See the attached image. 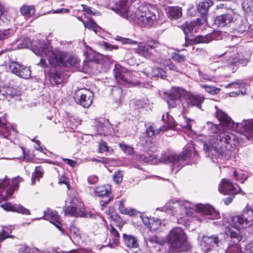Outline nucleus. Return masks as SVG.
Listing matches in <instances>:
<instances>
[{
  "instance_id": "obj_39",
  "label": "nucleus",
  "mask_w": 253,
  "mask_h": 253,
  "mask_svg": "<svg viewBox=\"0 0 253 253\" xmlns=\"http://www.w3.org/2000/svg\"><path fill=\"white\" fill-rule=\"evenodd\" d=\"M194 23L192 22L186 21L181 26V28L185 35L192 33L194 29Z\"/></svg>"
},
{
  "instance_id": "obj_23",
  "label": "nucleus",
  "mask_w": 253,
  "mask_h": 253,
  "mask_svg": "<svg viewBox=\"0 0 253 253\" xmlns=\"http://www.w3.org/2000/svg\"><path fill=\"white\" fill-rule=\"evenodd\" d=\"M233 21L231 14H224L217 16L214 20V23L218 27H224L229 24Z\"/></svg>"
},
{
  "instance_id": "obj_30",
  "label": "nucleus",
  "mask_w": 253,
  "mask_h": 253,
  "mask_svg": "<svg viewBox=\"0 0 253 253\" xmlns=\"http://www.w3.org/2000/svg\"><path fill=\"white\" fill-rule=\"evenodd\" d=\"M50 83L53 85H57L61 84L63 81L61 73L57 71L51 72L49 75Z\"/></svg>"
},
{
  "instance_id": "obj_32",
  "label": "nucleus",
  "mask_w": 253,
  "mask_h": 253,
  "mask_svg": "<svg viewBox=\"0 0 253 253\" xmlns=\"http://www.w3.org/2000/svg\"><path fill=\"white\" fill-rule=\"evenodd\" d=\"M10 129L6 125V120L4 118H0V134H2L4 137H7L10 135Z\"/></svg>"
},
{
  "instance_id": "obj_64",
  "label": "nucleus",
  "mask_w": 253,
  "mask_h": 253,
  "mask_svg": "<svg viewBox=\"0 0 253 253\" xmlns=\"http://www.w3.org/2000/svg\"><path fill=\"white\" fill-rule=\"evenodd\" d=\"M35 143L36 144V145L35 146V148L39 151L42 152L43 149L40 146V141L39 140H37L36 141H35Z\"/></svg>"
},
{
  "instance_id": "obj_25",
  "label": "nucleus",
  "mask_w": 253,
  "mask_h": 253,
  "mask_svg": "<svg viewBox=\"0 0 253 253\" xmlns=\"http://www.w3.org/2000/svg\"><path fill=\"white\" fill-rule=\"evenodd\" d=\"M111 188L109 185L97 186L94 189V194L99 197H108L111 194Z\"/></svg>"
},
{
  "instance_id": "obj_33",
  "label": "nucleus",
  "mask_w": 253,
  "mask_h": 253,
  "mask_svg": "<svg viewBox=\"0 0 253 253\" xmlns=\"http://www.w3.org/2000/svg\"><path fill=\"white\" fill-rule=\"evenodd\" d=\"M155 159L156 157L153 153L146 151L139 155L138 157V160L144 163L153 162Z\"/></svg>"
},
{
  "instance_id": "obj_9",
  "label": "nucleus",
  "mask_w": 253,
  "mask_h": 253,
  "mask_svg": "<svg viewBox=\"0 0 253 253\" xmlns=\"http://www.w3.org/2000/svg\"><path fill=\"white\" fill-rule=\"evenodd\" d=\"M169 241L171 248L176 252H182L186 249L187 237L181 228H173L170 231Z\"/></svg>"
},
{
  "instance_id": "obj_15",
  "label": "nucleus",
  "mask_w": 253,
  "mask_h": 253,
  "mask_svg": "<svg viewBox=\"0 0 253 253\" xmlns=\"http://www.w3.org/2000/svg\"><path fill=\"white\" fill-rule=\"evenodd\" d=\"M204 99V98L200 95H195L186 91L185 97L182 100L183 109L186 111L187 109L193 106L200 108Z\"/></svg>"
},
{
  "instance_id": "obj_58",
  "label": "nucleus",
  "mask_w": 253,
  "mask_h": 253,
  "mask_svg": "<svg viewBox=\"0 0 253 253\" xmlns=\"http://www.w3.org/2000/svg\"><path fill=\"white\" fill-rule=\"evenodd\" d=\"M213 38L211 35H207L206 36L202 37L201 38L200 41L202 42L209 43L211 41H212Z\"/></svg>"
},
{
  "instance_id": "obj_57",
  "label": "nucleus",
  "mask_w": 253,
  "mask_h": 253,
  "mask_svg": "<svg viewBox=\"0 0 253 253\" xmlns=\"http://www.w3.org/2000/svg\"><path fill=\"white\" fill-rule=\"evenodd\" d=\"M244 252L245 253H253V241L245 246Z\"/></svg>"
},
{
  "instance_id": "obj_52",
  "label": "nucleus",
  "mask_w": 253,
  "mask_h": 253,
  "mask_svg": "<svg viewBox=\"0 0 253 253\" xmlns=\"http://www.w3.org/2000/svg\"><path fill=\"white\" fill-rule=\"evenodd\" d=\"M116 40L121 42L123 44H136L138 43L136 41H133L128 38H125L119 36H117Z\"/></svg>"
},
{
  "instance_id": "obj_46",
  "label": "nucleus",
  "mask_w": 253,
  "mask_h": 253,
  "mask_svg": "<svg viewBox=\"0 0 253 253\" xmlns=\"http://www.w3.org/2000/svg\"><path fill=\"white\" fill-rule=\"evenodd\" d=\"M171 57L173 60L178 63L183 62L185 60V56L180 54L178 50L172 52L171 54Z\"/></svg>"
},
{
  "instance_id": "obj_48",
  "label": "nucleus",
  "mask_w": 253,
  "mask_h": 253,
  "mask_svg": "<svg viewBox=\"0 0 253 253\" xmlns=\"http://www.w3.org/2000/svg\"><path fill=\"white\" fill-rule=\"evenodd\" d=\"M161 224L162 222L160 219L152 218L150 219V224L148 228L151 231H156L160 227Z\"/></svg>"
},
{
  "instance_id": "obj_40",
  "label": "nucleus",
  "mask_w": 253,
  "mask_h": 253,
  "mask_svg": "<svg viewBox=\"0 0 253 253\" xmlns=\"http://www.w3.org/2000/svg\"><path fill=\"white\" fill-rule=\"evenodd\" d=\"M183 122H181L180 126L184 128L188 133L192 132V122H194V120L189 119L186 117H183Z\"/></svg>"
},
{
  "instance_id": "obj_44",
  "label": "nucleus",
  "mask_w": 253,
  "mask_h": 253,
  "mask_svg": "<svg viewBox=\"0 0 253 253\" xmlns=\"http://www.w3.org/2000/svg\"><path fill=\"white\" fill-rule=\"evenodd\" d=\"M84 25L88 29L92 30L96 33H97L98 29H100L99 27L93 19L90 18L88 19L85 23H84Z\"/></svg>"
},
{
  "instance_id": "obj_22",
  "label": "nucleus",
  "mask_w": 253,
  "mask_h": 253,
  "mask_svg": "<svg viewBox=\"0 0 253 253\" xmlns=\"http://www.w3.org/2000/svg\"><path fill=\"white\" fill-rule=\"evenodd\" d=\"M242 215L251 228V231H253V207L250 205H247L243 211Z\"/></svg>"
},
{
  "instance_id": "obj_13",
  "label": "nucleus",
  "mask_w": 253,
  "mask_h": 253,
  "mask_svg": "<svg viewBox=\"0 0 253 253\" xmlns=\"http://www.w3.org/2000/svg\"><path fill=\"white\" fill-rule=\"evenodd\" d=\"M186 91L179 87H172L169 93H165V98L169 107H175L185 97Z\"/></svg>"
},
{
  "instance_id": "obj_36",
  "label": "nucleus",
  "mask_w": 253,
  "mask_h": 253,
  "mask_svg": "<svg viewBox=\"0 0 253 253\" xmlns=\"http://www.w3.org/2000/svg\"><path fill=\"white\" fill-rule=\"evenodd\" d=\"M160 64H163V66H167L170 70L176 72L177 73H182V70L178 68L175 65L172 63L170 60H163L161 59V63H158Z\"/></svg>"
},
{
  "instance_id": "obj_43",
  "label": "nucleus",
  "mask_w": 253,
  "mask_h": 253,
  "mask_svg": "<svg viewBox=\"0 0 253 253\" xmlns=\"http://www.w3.org/2000/svg\"><path fill=\"white\" fill-rule=\"evenodd\" d=\"M223 54L227 55V57L230 58V60L231 59V63L232 64L237 63L239 60V54L237 51L233 50L232 52L226 51Z\"/></svg>"
},
{
  "instance_id": "obj_60",
  "label": "nucleus",
  "mask_w": 253,
  "mask_h": 253,
  "mask_svg": "<svg viewBox=\"0 0 253 253\" xmlns=\"http://www.w3.org/2000/svg\"><path fill=\"white\" fill-rule=\"evenodd\" d=\"M141 217L143 223L148 228L150 224V219H152V218H149L148 217L143 216H141Z\"/></svg>"
},
{
  "instance_id": "obj_19",
  "label": "nucleus",
  "mask_w": 253,
  "mask_h": 253,
  "mask_svg": "<svg viewBox=\"0 0 253 253\" xmlns=\"http://www.w3.org/2000/svg\"><path fill=\"white\" fill-rule=\"evenodd\" d=\"M220 193L224 195L236 194L239 190L234 187L233 183L228 179H222L218 187Z\"/></svg>"
},
{
  "instance_id": "obj_42",
  "label": "nucleus",
  "mask_w": 253,
  "mask_h": 253,
  "mask_svg": "<svg viewBox=\"0 0 253 253\" xmlns=\"http://www.w3.org/2000/svg\"><path fill=\"white\" fill-rule=\"evenodd\" d=\"M21 12L24 16L30 17L34 14L35 9L30 6H23L21 8Z\"/></svg>"
},
{
  "instance_id": "obj_1",
  "label": "nucleus",
  "mask_w": 253,
  "mask_h": 253,
  "mask_svg": "<svg viewBox=\"0 0 253 253\" xmlns=\"http://www.w3.org/2000/svg\"><path fill=\"white\" fill-rule=\"evenodd\" d=\"M132 0H120L115 11L121 17L129 20L134 19L143 27H155L163 22L164 14L155 6L151 4L140 5L135 11Z\"/></svg>"
},
{
  "instance_id": "obj_53",
  "label": "nucleus",
  "mask_w": 253,
  "mask_h": 253,
  "mask_svg": "<svg viewBox=\"0 0 253 253\" xmlns=\"http://www.w3.org/2000/svg\"><path fill=\"white\" fill-rule=\"evenodd\" d=\"M208 129L209 131L213 134L216 133L219 131V126L211 122L208 123Z\"/></svg>"
},
{
  "instance_id": "obj_21",
  "label": "nucleus",
  "mask_w": 253,
  "mask_h": 253,
  "mask_svg": "<svg viewBox=\"0 0 253 253\" xmlns=\"http://www.w3.org/2000/svg\"><path fill=\"white\" fill-rule=\"evenodd\" d=\"M3 209L7 211L17 212L25 215H29L30 212L29 210L25 208L20 205H11L10 203H6L1 205Z\"/></svg>"
},
{
  "instance_id": "obj_3",
  "label": "nucleus",
  "mask_w": 253,
  "mask_h": 253,
  "mask_svg": "<svg viewBox=\"0 0 253 253\" xmlns=\"http://www.w3.org/2000/svg\"><path fill=\"white\" fill-rule=\"evenodd\" d=\"M173 208H176L179 206V210L184 211L186 215L193 216L195 213H199L200 217H197V220L202 222H208L209 219H217L219 214L213 207L209 205L198 204L195 205L188 201H184L182 204L174 203Z\"/></svg>"
},
{
  "instance_id": "obj_24",
  "label": "nucleus",
  "mask_w": 253,
  "mask_h": 253,
  "mask_svg": "<svg viewBox=\"0 0 253 253\" xmlns=\"http://www.w3.org/2000/svg\"><path fill=\"white\" fill-rule=\"evenodd\" d=\"M123 239L125 245L129 249L137 248L139 247L137 239L131 235H123Z\"/></svg>"
},
{
  "instance_id": "obj_28",
  "label": "nucleus",
  "mask_w": 253,
  "mask_h": 253,
  "mask_svg": "<svg viewBox=\"0 0 253 253\" xmlns=\"http://www.w3.org/2000/svg\"><path fill=\"white\" fill-rule=\"evenodd\" d=\"M212 4L211 0H204L203 1L199 3L197 6V10L202 16L206 21V19L205 16L207 14L209 7Z\"/></svg>"
},
{
  "instance_id": "obj_50",
  "label": "nucleus",
  "mask_w": 253,
  "mask_h": 253,
  "mask_svg": "<svg viewBox=\"0 0 253 253\" xmlns=\"http://www.w3.org/2000/svg\"><path fill=\"white\" fill-rule=\"evenodd\" d=\"M113 180L115 183L118 184H120L123 179V172L121 170L116 171L113 174Z\"/></svg>"
},
{
  "instance_id": "obj_34",
  "label": "nucleus",
  "mask_w": 253,
  "mask_h": 253,
  "mask_svg": "<svg viewBox=\"0 0 253 253\" xmlns=\"http://www.w3.org/2000/svg\"><path fill=\"white\" fill-rule=\"evenodd\" d=\"M111 236L113 237V242L109 243L108 246L111 248H114L119 242L120 235L118 231L113 226L111 225Z\"/></svg>"
},
{
  "instance_id": "obj_27",
  "label": "nucleus",
  "mask_w": 253,
  "mask_h": 253,
  "mask_svg": "<svg viewBox=\"0 0 253 253\" xmlns=\"http://www.w3.org/2000/svg\"><path fill=\"white\" fill-rule=\"evenodd\" d=\"M143 73L147 76L150 77H160L162 78L165 76V72L159 68H153L148 66L144 69Z\"/></svg>"
},
{
  "instance_id": "obj_2",
  "label": "nucleus",
  "mask_w": 253,
  "mask_h": 253,
  "mask_svg": "<svg viewBox=\"0 0 253 253\" xmlns=\"http://www.w3.org/2000/svg\"><path fill=\"white\" fill-rule=\"evenodd\" d=\"M32 49L36 55L42 57L38 64L42 67L45 65V58L53 66L77 68L80 64V59L76 55L60 50L53 51L43 41H39L37 44L33 43Z\"/></svg>"
},
{
  "instance_id": "obj_37",
  "label": "nucleus",
  "mask_w": 253,
  "mask_h": 253,
  "mask_svg": "<svg viewBox=\"0 0 253 253\" xmlns=\"http://www.w3.org/2000/svg\"><path fill=\"white\" fill-rule=\"evenodd\" d=\"M234 176L236 179L240 181L242 183L248 178L247 172L242 170H235L234 171Z\"/></svg>"
},
{
  "instance_id": "obj_51",
  "label": "nucleus",
  "mask_w": 253,
  "mask_h": 253,
  "mask_svg": "<svg viewBox=\"0 0 253 253\" xmlns=\"http://www.w3.org/2000/svg\"><path fill=\"white\" fill-rule=\"evenodd\" d=\"M68 119V123H69L68 126L72 129L76 128L78 125L80 124V121L78 119L75 118L74 117H71L69 118Z\"/></svg>"
},
{
  "instance_id": "obj_62",
  "label": "nucleus",
  "mask_w": 253,
  "mask_h": 253,
  "mask_svg": "<svg viewBox=\"0 0 253 253\" xmlns=\"http://www.w3.org/2000/svg\"><path fill=\"white\" fill-rule=\"evenodd\" d=\"M63 160L68 165H69V166L72 167H74L76 164H77V162L76 161H73L72 160H70V159H63Z\"/></svg>"
},
{
  "instance_id": "obj_18",
  "label": "nucleus",
  "mask_w": 253,
  "mask_h": 253,
  "mask_svg": "<svg viewBox=\"0 0 253 253\" xmlns=\"http://www.w3.org/2000/svg\"><path fill=\"white\" fill-rule=\"evenodd\" d=\"M21 91L8 85L0 86V100L7 99L10 100L11 98L19 97Z\"/></svg>"
},
{
  "instance_id": "obj_14",
  "label": "nucleus",
  "mask_w": 253,
  "mask_h": 253,
  "mask_svg": "<svg viewBox=\"0 0 253 253\" xmlns=\"http://www.w3.org/2000/svg\"><path fill=\"white\" fill-rule=\"evenodd\" d=\"M93 92L89 89L85 88L76 90L74 98L76 103L84 108H88L92 103Z\"/></svg>"
},
{
  "instance_id": "obj_35",
  "label": "nucleus",
  "mask_w": 253,
  "mask_h": 253,
  "mask_svg": "<svg viewBox=\"0 0 253 253\" xmlns=\"http://www.w3.org/2000/svg\"><path fill=\"white\" fill-rule=\"evenodd\" d=\"M103 123H99L97 131L100 135L103 134L105 135L108 132L109 125L107 121L103 120Z\"/></svg>"
},
{
  "instance_id": "obj_12",
  "label": "nucleus",
  "mask_w": 253,
  "mask_h": 253,
  "mask_svg": "<svg viewBox=\"0 0 253 253\" xmlns=\"http://www.w3.org/2000/svg\"><path fill=\"white\" fill-rule=\"evenodd\" d=\"M64 212L72 216H84V205L79 198L74 196L70 199L69 205L64 209Z\"/></svg>"
},
{
  "instance_id": "obj_17",
  "label": "nucleus",
  "mask_w": 253,
  "mask_h": 253,
  "mask_svg": "<svg viewBox=\"0 0 253 253\" xmlns=\"http://www.w3.org/2000/svg\"><path fill=\"white\" fill-rule=\"evenodd\" d=\"M9 68L13 74L22 78L28 79L31 76V71L28 67L16 62H12Z\"/></svg>"
},
{
  "instance_id": "obj_16",
  "label": "nucleus",
  "mask_w": 253,
  "mask_h": 253,
  "mask_svg": "<svg viewBox=\"0 0 253 253\" xmlns=\"http://www.w3.org/2000/svg\"><path fill=\"white\" fill-rule=\"evenodd\" d=\"M219 242L217 235L204 236L201 242V248L205 252H208L214 247L218 246Z\"/></svg>"
},
{
  "instance_id": "obj_11",
  "label": "nucleus",
  "mask_w": 253,
  "mask_h": 253,
  "mask_svg": "<svg viewBox=\"0 0 253 253\" xmlns=\"http://www.w3.org/2000/svg\"><path fill=\"white\" fill-rule=\"evenodd\" d=\"M114 72L118 81H122L126 84L132 85L136 84L137 72H130L120 65H115Z\"/></svg>"
},
{
  "instance_id": "obj_47",
  "label": "nucleus",
  "mask_w": 253,
  "mask_h": 253,
  "mask_svg": "<svg viewBox=\"0 0 253 253\" xmlns=\"http://www.w3.org/2000/svg\"><path fill=\"white\" fill-rule=\"evenodd\" d=\"M201 86L205 88L206 92L211 94H217L220 90L219 88L214 86L202 84L201 85Z\"/></svg>"
},
{
  "instance_id": "obj_38",
  "label": "nucleus",
  "mask_w": 253,
  "mask_h": 253,
  "mask_svg": "<svg viewBox=\"0 0 253 253\" xmlns=\"http://www.w3.org/2000/svg\"><path fill=\"white\" fill-rule=\"evenodd\" d=\"M144 151L154 153L157 150L156 145L151 141H146L143 145Z\"/></svg>"
},
{
  "instance_id": "obj_63",
  "label": "nucleus",
  "mask_w": 253,
  "mask_h": 253,
  "mask_svg": "<svg viewBox=\"0 0 253 253\" xmlns=\"http://www.w3.org/2000/svg\"><path fill=\"white\" fill-rule=\"evenodd\" d=\"M234 86L235 88H240L242 86H244V84L241 82H235L234 83H232L228 84V86Z\"/></svg>"
},
{
  "instance_id": "obj_59",
  "label": "nucleus",
  "mask_w": 253,
  "mask_h": 253,
  "mask_svg": "<svg viewBox=\"0 0 253 253\" xmlns=\"http://www.w3.org/2000/svg\"><path fill=\"white\" fill-rule=\"evenodd\" d=\"M88 183L90 184H94L98 181V177L96 175H92L89 176L87 178Z\"/></svg>"
},
{
  "instance_id": "obj_31",
  "label": "nucleus",
  "mask_w": 253,
  "mask_h": 253,
  "mask_svg": "<svg viewBox=\"0 0 253 253\" xmlns=\"http://www.w3.org/2000/svg\"><path fill=\"white\" fill-rule=\"evenodd\" d=\"M119 210L122 214H127L130 216L136 214V211L131 208H126L124 205V201L121 200L119 202Z\"/></svg>"
},
{
  "instance_id": "obj_5",
  "label": "nucleus",
  "mask_w": 253,
  "mask_h": 253,
  "mask_svg": "<svg viewBox=\"0 0 253 253\" xmlns=\"http://www.w3.org/2000/svg\"><path fill=\"white\" fill-rule=\"evenodd\" d=\"M216 116L223 127L227 129L234 130L243 134L250 139L253 136V121L244 120L242 123H235L225 113L215 106Z\"/></svg>"
},
{
  "instance_id": "obj_7",
  "label": "nucleus",
  "mask_w": 253,
  "mask_h": 253,
  "mask_svg": "<svg viewBox=\"0 0 253 253\" xmlns=\"http://www.w3.org/2000/svg\"><path fill=\"white\" fill-rule=\"evenodd\" d=\"M135 52L145 58L156 63H161V58L158 56L157 48L160 45L159 41L150 40L146 42H139Z\"/></svg>"
},
{
  "instance_id": "obj_10",
  "label": "nucleus",
  "mask_w": 253,
  "mask_h": 253,
  "mask_svg": "<svg viewBox=\"0 0 253 253\" xmlns=\"http://www.w3.org/2000/svg\"><path fill=\"white\" fill-rule=\"evenodd\" d=\"M23 179L17 176L12 179V183L10 185V179L6 176L4 179H0V203L6 201L7 198L10 197L13 193L15 190L19 187V183L23 181Z\"/></svg>"
},
{
  "instance_id": "obj_45",
  "label": "nucleus",
  "mask_w": 253,
  "mask_h": 253,
  "mask_svg": "<svg viewBox=\"0 0 253 253\" xmlns=\"http://www.w3.org/2000/svg\"><path fill=\"white\" fill-rule=\"evenodd\" d=\"M11 231L12 228L11 226H10L9 228H3L2 231L0 232V242L3 241L7 238H12V237L10 235V234L11 233Z\"/></svg>"
},
{
  "instance_id": "obj_41",
  "label": "nucleus",
  "mask_w": 253,
  "mask_h": 253,
  "mask_svg": "<svg viewBox=\"0 0 253 253\" xmlns=\"http://www.w3.org/2000/svg\"><path fill=\"white\" fill-rule=\"evenodd\" d=\"M13 33V31L10 29L6 30H0V46L3 44L2 40L7 39Z\"/></svg>"
},
{
  "instance_id": "obj_54",
  "label": "nucleus",
  "mask_w": 253,
  "mask_h": 253,
  "mask_svg": "<svg viewBox=\"0 0 253 253\" xmlns=\"http://www.w3.org/2000/svg\"><path fill=\"white\" fill-rule=\"evenodd\" d=\"M70 232L71 234H72L76 237H80L81 235V231L80 229L74 224H72L70 226Z\"/></svg>"
},
{
  "instance_id": "obj_26",
  "label": "nucleus",
  "mask_w": 253,
  "mask_h": 253,
  "mask_svg": "<svg viewBox=\"0 0 253 253\" xmlns=\"http://www.w3.org/2000/svg\"><path fill=\"white\" fill-rule=\"evenodd\" d=\"M170 127V126L169 124H167L166 126H162L159 128H157V127L153 125L152 126H150L146 129V135L148 137H152L155 135L159 134L161 131H164L168 129Z\"/></svg>"
},
{
  "instance_id": "obj_4",
  "label": "nucleus",
  "mask_w": 253,
  "mask_h": 253,
  "mask_svg": "<svg viewBox=\"0 0 253 253\" xmlns=\"http://www.w3.org/2000/svg\"><path fill=\"white\" fill-rule=\"evenodd\" d=\"M235 140L236 137L233 134L228 131H222L216 136H211L209 142L204 143V149L215 157L220 158L226 151V144H231Z\"/></svg>"
},
{
  "instance_id": "obj_8",
  "label": "nucleus",
  "mask_w": 253,
  "mask_h": 253,
  "mask_svg": "<svg viewBox=\"0 0 253 253\" xmlns=\"http://www.w3.org/2000/svg\"><path fill=\"white\" fill-rule=\"evenodd\" d=\"M190 153V150L186 149L182 155H176L174 153L162 154L159 161L165 164H171V170L176 173L184 165V161L189 157Z\"/></svg>"
},
{
  "instance_id": "obj_56",
  "label": "nucleus",
  "mask_w": 253,
  "mask_h": 253,
  "mask_svg": "<svg viewBox=\"0 0 253 253\" xmlns=\"http://www.w3.org/2000/svg\"><path fill=\"white\" fill-rule=\"evenodd\" d=\"M146 243L149 242L151 243H159V239L156 236L144 238Z\"/></svg>"
},
{
  "instance_id": "obj_6",
  "label": "nucleus",
  "mask_w": 253,
  "mask_h": 253,
  "mask_svg": "<svg viewBox=\"0 0 253 253\" xmlns=\"http://www.w3.org/2000/svg\"><path fill=\"white\" fill-rule=\"evenodd\" d=\"M230 224V226L225 229V234L230 239V245H236L238 249H240V246L238 245L242 239L240 230L250 227L242 214L232 217Z\"/></svg>"
},
{
  "instance_id": "obj_20",
  "label": "nucleus",
  "mask_w": 253,
  "mask_h": 253,
  "mask_svg": "<svg viewBox=\"0 0 253 253\" xmlns=\"http://www.w3.org/2000/svg\"><path fill=\"white\" fill-rule=\"evenodd\" d=\"M41 218H44L45 219L49 221L53 224L60 230L62 231L61 227V221L59 216L56 211H51L47 209V211H44V215ZM41 219V218H40Z\"/></svg>"
},
{
  "instance_id": "obj_55",
  "label": "nucleus",
  "mask_w": 253,
  "mask_h": 253,
  "mask_svg": "<svg viewBox=\"0 0 253 253\" xmlns=\"http://www.w3.org/2000/svg\"><path fill=\"white\" fill-rule=\"evenodd\" d=\"M99 152L103 153L108 151V147L107 143L101 140L99 142Z\"/></svg>"
},
{
  "instance_id": "obj_49",
  "label": "nucleus",
  "mask_w": 253,
  "mask_h": 253,
  "mask_svg": "<svg viewBox=\"0 0 253 253\" xmlns=\"http://www.w3.org/2000/svg\"><path fill=\"white\" fill-rule=\"evenodd\" d=\"M121 149L125 153L128 155H131L133 153V148L128 145L122 142L119 144Z\"/></svg>"
},
{
  "instance_id": "obj_29",
  "label": "nucleus",
  "mask_w": 253,
  "mask_h": 253,
  "mask_svg": "<svg viewBox=\"0 0 253 253\" xmlns=\"http://www.w3.org/2000/svg\"><path fill=\"white\" fill-rule=\"evenodd\" d=\"M168 16L171 19H177L182 16V9L178 6H171L168 8Z\"/></svg>"
},
{
  "instance_id": "obj_61",
  "label": "nucleus",
  "mask_w": 253,
  "mask_h": 253,
  "mask_svg": "<svg viewBox=\"0 0 253 253\" xmlns=\"http://www.w3.org/2000/svg\"><path fill=\"white\" fill-rule=\"evenodd\" d=\"M103 45L106 49H109V50H112L113 49H117L118 48V47L117 45H111V44H110L107 42H104Z\"/></svg>"
}]
</instances>
